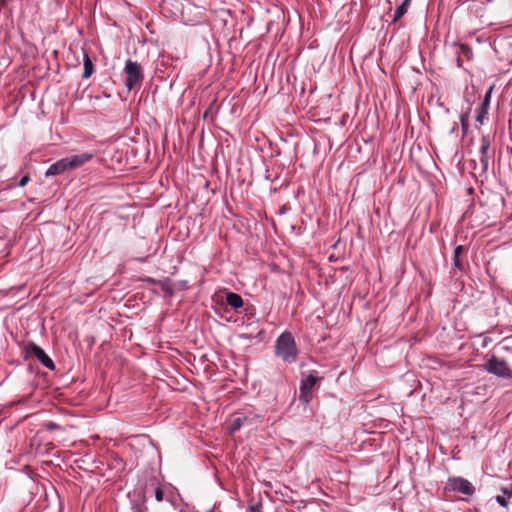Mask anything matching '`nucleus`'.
I'll list each match as a JSON object with an SVG mask.
<instances>
[{"mask_svg": "<svg viewBox=\"0 0 512 512\" xmlns=\"http://www.w3.org/2000/svg\"><path fill=\"white\" fill-rule=\"evenodd\" d=\"M485 370L493 374L497 377L504 379L512 378V370L509 368L508 364L495 356L491 357L487 363L485 364Z\"/></svg>", "mask_w": 512, "mask_h": 512, "instance_id": "2", "label": "nucleus"}, {"mask_svg": "<svg viewBox=\"0 0 512 512\" xmlns=\"http://www.w3.org/2000/svg\"><path fill=\"white\" fill-rule=\"evenodd\" d=\"M155 498L158 502H161L163 500V491L159 487L155 491Z\"/></svg>", "mask_w": 512, "mask_h": 512, "instance_id": "18", "label": "nucleus"}, {"mask_svg": "<svg viewBox=\"0 0 512 512\" xmlns=\"http://www.w3.org/2000/svg\"><path fill=\"white\" fill-rule=\"evenodd\" d=\"M68 165L66 158H62L55 162L54 164L50 165L47 171L45 172L46 177H51L55 175H59L64 173L65 171H68Z\"/></svg>", "mask_w": 512, "mask_h": 512, "instance_id": "8", "label": "nucleus"}, {"mask_svg": "<svg viewBox=\"0 0 512 512\" xmlns=\"http://www.w3.org/2000/svg\"><path fill=\"white\" fill-rule=\"evenodd\" d=\"M488 148H489V143L485 138H483L482 146H481L482 154H485Z\"/></svg>", "mask_w": 512, "mask_h": 512, "instance_id": "19", "label": "nucleus"}, {"mask_svg": "<svg viewBox=\"0 0 512 512\" xmlns=\"http://www.w3.org/2000/svg\"><path fill=\"white\" fill-rule=\"evenodd\" d=\"M318 378L313 375H308L301 381L300 385V399L308 403L311 398L312 390L317 383Z\"/></svg>", "mask_w": 512, "mask_h": 512, "instance_id": "5", "label": "nucleus"}, {"mask_svg": "<svg viewBox=\"0 0 512 512\" xmlns=\"http://www.w3.org/2000/svg\"><path fill=\"white\" fill-rule=\"evenodd\" d=\"M246 420H247V417L242 414L234 416L231 419V423H230V427H229L230 433H234L237 430H239L243 426V424Z\"/></svg>", "mask_w": 512, "mask_h": 512, "instance_id": "10", "label": "nucleus"}, {"mask_svg": "<svg viewBox=\"0 0 512 512\" xmlns=\"http://www.w3.org/2000/svg\"><path fill=\"white\" fill-rule=\"evenodd\" d=\"M275 355L285 363H295L298 357V348L293 335L283 332L276 340Z\"/></svg>", "mask_w": 512, "mask_h": 512, "instance_id": "1", "label": "nucleus"}, {"mask_svg": "<svg viewBox=\"0 0 512 512\" xmlns=\"http://www.w3.org/2000/svg\"><path fill=\"white\" fill-rule=\"evenodd\" d=\"M83 64H84V72H83L82 77L84 79H88L93 73L94 66H93V63H92L89 55L85 52H84V56H83Z\"/></svg>", "mask_w": 512, "mask_h": 512, "instance_id": "11", "label": "nucleus"}, {"mask_svg": "<svg viewBox=\"0 0 512 512\" xmlns=\"http://www.w3.org/2000/svg\"><path fill=\"white\" fill-rule=\"evenodd\" d=\"M411 0H404L402 4L396 9L394 21L399 20L408 10Z\"/></svg>", "mask_w": 512, "mask_h": 512, "instance_id": "12", "label": "nucleus"}, {"mask_svg": "<svg viewBox=\"0 0 512 512\" xmlns=\"http://www.w3.org/2000/svg\"><path fill=\"white\" fill-rule=\"evenodd\" d=\"M492 89H493V87H490L488 89V91L486 92L485 97H484V101H483L481 106L489 107V102H490V98H491Z\"/></svg>", "mask_w": 512, "mask_h": 512, "instance_id": "15", "label": "nucleus"}, {"mask_svg": "<svg viewBox=\"0 0 512 512\" xmlns=\"http://www.w3.org/2000/svg\"><path fill=\"white\" fill-rule=\"evenodd\" d=\"M227 303L234 309H238L243 305V299L240 295L230 292L226 296Z\"/></svg>", "mask_w": 512, "mask_h": 512, "instance_id": "9", "label": "nucleus"}, {"mask_svg": "<svg viewBox=\"0 0 512 512\" xmlns=\"http://www.w3.org/2000/svg\"><path fill=\"white\" fill-rule=\"evenodd\" d=\"M92 158H93V154L92 153H88V152H85V153H82V154L71 155L69 157H66L68 169L72 170V169H76L78 167H81L82 165H84L85 163L90 161Z\"/></svg>", "mask_w": 512, "mask_h": 512, "instance_id": "6", "label": "nucleus"}, {"mask_svg": "<svg viewBox=\"0 0 512 512\" xmlns=\"http://www.w3.org/2000/svg\"><path fill=\"white\" fill-rule=\"evenodd\" d=\"M29 180L30 178L28 175L23 176L19 182V186L24 187L29 182Z\"/></svg>", "mask_w": 512, "mask_h": 512, "instance_id": "20", "label": "nucleus"}, {"mask_svg": "<svg viewBox=\"0 0 512 512\" xmlns=\"http://www.w3.org/2000/svg\"><path fill=\"white\" fill-rule=\"evenodd\" d=\"M464 247L462 245H458L455 249H454V266L455 267H460V254L462 253Z\"/></svg>", "mask_w": 512, "mask_h": 512, "instance_id": "13", "label": "nucleus"}, {"mask_svg": "<svg viewBox=\"0 0 512 512\" xmlns=\"http://www.w3.org/2000/svg\"><path fill=\"white\" fill-rule=\"evenodd\" d=\"M501 491L507 497H512V484L508 487L501 488Z\"/></svg>", "mask_w": 512, "mask_h": 512, "instance_id": "17", "label": "nucleus"}, {"mask_svg": "<svg viewBox=\"0 0 512 512\" xmlns=\"http://www.w3.org/2000/svg\"><path fill=\"white\" fill-rule=\"evenodd\" d=\"M124 72L126 74V87L128 90H132L143 80L141 66L137 62L128 60L125 64Z\"/></svg>", "mask_w": 512, "mask_h": 512, "instance_id": "3", "label": "nucleus"}, {"mask_svg": "<svg viewBox=\"0 0 512 512\" xmlns=\"http://www.w3.org/2000/svg\"><path fill=\"white\" fill-rule=\"evenodd\" d=\"M487 113H488V107L481 106L477 113V117H476L477 122L482 124L484 119L486 118Z\"/></svg>", "mask_w": 512, "mask_h": 512, "instance_id": "14", "label": "nucleus"}, {"mask_svg": "<svg viewBox=\"0 0 512 512\" xmlns=\"http://www.w3.org/2000/svg\"><path fill=\"white\" fill-rule=\"evenodd\" d=\"M31 353L37 358L41 364H43L47 369L54 370L55 365L52 359L45 353V351L37 346L36 344L31 345L30 348Z\"/></svg>", "mask_w": 512, "mask_h": 512, "instance_id": "7", "label": "nucleus"}, {"mask_svg": "<svg viewBox=\"0 0 512 512\" xmlns=\"http://www.w3.org/2000/svg\"><path fill=\"white\" fill-rule=\"evenodd\" d=\"M496 501L499 505H501L504 508H506L508 506V501L503 496H500V495L496 496Z\"/></svg>", "mask_w": 512, "mask_h": 512, "instance_id": "16", "label": "nucleus"}, {"mask_svg": "<svg viewBox=\"0 0 512 512\" xmlns=\"http://www.w3.org/2000/svg\"><path fill=\"white\" fill-rule=\"evenodd\" d=\"M446 488L448 490L459 492L467 496H471L475 489L471 482L462 477H451L448 479Z\"/></svg>", "mask_w": 512, "mask_h": 512, "instance_id": "4", "label": "nucleus"}]
</instances>
